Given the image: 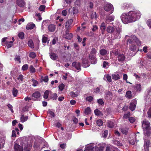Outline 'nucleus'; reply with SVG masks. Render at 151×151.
<instances>
[{"label":"nucleus","instance_id":"obj_1","mask_svg":"<svg viewBox=\"0 0 151 151\" xmlns=\"http://www.w3.org/2000/svg\"><path fill=\"white\" fill-rule=\"evenodd\" d=\"M141 14L139 12L135 13L132 11L129 12L127 14H122L121 18L122 22L126 24L135 21L140 18Z\"/></svg>","mask_w":151,"mask_h":151},{"label":"nucleus","instance_id":"obj_2","mask_svg":"<svg viewBox=\"0 0 151 151\" xmlns=\"http://www.w3.org/2000/svg\"><path fill=\"white\" fill-rule=\"evenodd\" d=\"M142 128L145 136H149L151 134V127L150 123L146 120L144 119L142 122Z\"/></svg>","mask_w":151,"mask_h":151},{"label":"nucleus","instance_id":"obj_3","mask_svg":"<svg viewBox=\"0 0 151 151\" xmlns=\"http://www.w3.org/2000/svg\"><path fill=\"white\" fill-rule=\"evenodd\" d=\"M116 30L115 31V27L109 26L106 28V31L109 33L112 34L115 32V35L116 37H118L120 34V32H121L122 29L120 27L116 28Z\"/></svg>","mask_w":151,"mask_h":151},{"label":"nucleus","instance_id":"obj_4","mask_svg":"<svg viewBox=\"0 0 151 151\" xmlns=\"http://www.w3.org/2000/svg\"><path fill=\"white\" fill-rule=\"evenodd\" d=\"M104 10L106 11L109 12L111 11L109 14H111L113 12V6L111 4L105 5L104 6Z\"/></svg>","mask_w":151,"mask_h":151},{"label":"nucleus","instance_id":"obj_5","mask_svg":"<svg viewBox=\"0 0 151 151\" xmlns=\"http://www.w3.org/2000/svg\"><path fill=\"white\" fill-rule=\"evenodd\" d=\"M14 151H23V147L17 143H14Z\"/></svg>","mask_w":151,"mask_h":151},{"label":"nucleus","instance_id":"obj_6","mask_svg":"<svg viewBox=\"0 0 151 151\" xmlns=\"http://www.w3.org/2000/svg\"><path fill=\"white\" fill-rule=\"evenodd\" d=\"M16 4L20 7H24L25 5L24 0H17Z\"/></svg>","mask_w":151,"mask_h":151},{"label":"nucleus","instance_id":"obj_7","mask_svg":"<svg viewBox=\"0 0 151 151\" xmlns=\"http://www.w3.org/2000/svg\"><path fill=\"white\" fill-rule=\"evenodd\" d=\"M72 65L77 70H81V63H77L76 62H74L72 63Z\"/></svg>","mask_w":151,"mask_h":151},{"label":"nucleus","instance_id":"obj_8","mask_svg":"<svg viewBox=\"0 0 151 151\" xmlns=\"http://www.w3.org/2000/svg\"><path fill=\"white\" fill-rule=\"evenodd\" d=\"M82 63L83 66L84 68H86L89 66V65L88 63V61L87 59L85 58H83L82 60Z\"/></svg>","mask_w":151,"mask_h":151},{"label":"nucleus","instance_id":"obj_9","mask_svg":"<svg viewBox=\"0 0 151 151\" xmlns=\"http://www.w3.org/2000/svg\"><path fill=\"white\" fill-rule=\"evenodd\" d=\"M89 58L92 64H95L97 62V59L95 55H89Z\"/></svg>","mask_w":151,"mask_h":151},{"label":"nucleus","instance_id":"obj_10","mask_svg":"<svg viewBox=\"0 0 151 151\" xmlns=\"http://www.w3.org/2000/svg\"><path fill=\"white\" fill-rule=\"evenodd\" d=\"M117 58L119 61L122 62L124 60L125 56L123 54H119Z\"/></svg>","mask_w":151,"mask_h":151},{"label":"nucleus","instance_id":"obj_11","mask_svg":"<svg viewBox=\"0 0 151 151\" xmlns=\"http://www.w3.org/2000/svg\"><path fill=\"white\" fill-rule=\"evenodd\" d=\"M131 39H129L127 41V43L128 42H129V43L130 44L132 43L133 41H134V42L136 40H137V38L134 35H132L131 36Z\"/></svg>","mask_w":151,"mask_h":151},{"label":"nucleus","instance_id":"obj_12","mask_svg":"<svg viewBox=\"0 0 151 151\" xmlns=\"http://www.w3.org/2000/svg\"><path fill=\"white\" fill-rule=\"evenodd\" d=\"M106 28L105 23L104 22H102L100 25V29L101 31V33L102 35L104 34Z\"/></svg>","mask_w":151,"mask_h":151},{"label":"nucleus","instance_id":"obj_13","mask_svg":"<svg viewBox=\"0 0 151 151\" xmlns=\"http://www.w3.org/2000/svg\"><path fill=\"white\" fill-rule=\"evenodd\" d=\"M49 30L51 32H54L55 29V25L52 24L50 25L48 27Z\"/></svg>","mask_w":151,"mask_h":151},{"label":"nucleus","instance_id":"obj_14","mask_svg":"<svg viewBox=\"0 0 151 151\" xmlns=\"http://www.w3.org/2000/svg\"><path fill=\"white\" fill-rule=\"evenodd\" d=\"M32 97L37 99L40 97V93L38 92L37 91L34 93L32 95Z\"/></svg>","mask_w":151,"mask_h":151},{"label":"nucleus","instance_id":"obj_15","mask_svg":"<svg viewBox=\"0 0 151 151\" xmlns=\"http://www.w3.org/2000/svg\"><path fill=\"white\" fill-rule=\"evenodd\" d=\"M73 37V34L71 33H66L65 38L68 40H70Z\"/></svg>","mask_w":151,"mask_h":151},{"label":"nucleus","instance_id":"obj_16","mask_svg":"<svg viewBox=\"0 0 151 151\" xmlns=\"http://www.w3.org/2000/svg\"><path fill=\"white\" fill-rule=\"evenodd\" d=\"M35 26V25L34 24H27L26 27V28L27 30L32 29L34 28Z\"/></svg>","mask_w":151,"mask_h":151},{"label":"nucleus","instance_id":"obj_17","mask_svg":"<svg viewBox=\"0 0 151 151\" xmlns=\"http://www.w3.org/2000/svg\"><path fill=\"white\" fill-rule=\"evenodd\" d=\"M48 81V78L47 76H46L44 77L41 76L40 79V82H42L43 81L45 82H47Z\"/></svg>","mask_w":151,"mask_h":151},{"label":"nucleus","instance_id":"obj_18","mask_svg":"<svg viewBox=\"0 0 151 151\" xmlns=\"http://www.w3.org/2000/svg\"><path fill=\"white\" fill-rule=\"evenodd\" d=\"M23 150L24 151H30L28 149V142L27 141H25V143L24 145Z\"/></svg>","mask_w":151,"mask_h":151},{"label":"nucleus","instance_id":"obj_19","mask_svg":"<svg viewBox=\"0 0 151 151\" xmlns=\"http://www.w3.org/2000/svg\"><path fill=\"white\" fill-rule=\"evenodd\" d=\"M136 107V105L134 103H131L129 107V109L133 111L134 110Z\"/></svg>","mask_w":151,"mask_h":151},{"label":"nucleus","instance_id":"obj_20","mask_svg":"<svg viewBox=\"0 0 151 151\" xmlns=\"http://www.w3.org/2000/svg\"><path fill=\"white\" fill-rule=\"evenodd\" d=\"M100 53L102 56L105 55L107 53V50L104 49H102L100 51Z\"/></svg>","mask_w":151,"mask_h":151},{"label":"nucleus","instance_id":"obj_21","mask_svg":"<svg viewBox=\"0 0 151 151\" xmlns=\"http://www.w3.org/2000/svg\"><path fill=\"white\" fill-rule=\"evenodd\" d=\"M94 112L95 115L96 116L103 115L102 112L98 109H96L94 111Z\"/></svg>","mask_w":151,"mask_h":151},{"label":"nucleus","instance_id":"obj_22","mask_svg":"<svg viewBox=\"0 0 151 151\" xmlns=\"http://www.w3.org/2000/svg\"><path fill=\"white\" fill-rule=\"evenodd\" d=\"M112 79L117 80L120 78V76L119 74H113L111 76Z\"/></svg>","mask_w":151,"mask_h":151},{"label":"nucleus","instance_id":"obj_23","mask_svg":"<svg viewBox=\"0 0 151 151\" xmlns=\"http://www.w3.org/2000/svg\"><path fill=\"white\" fill-rule=\"evenodd\" d=\"M91 112V110L90 108L89 107L85 109L84 113L86 115L89 114Z\"/></svg>","mask_w":151,"mask_h":151},{"label":"nucleus","instance_id":"obj_24","mask_svg":"<svg viewBox=\"0 0 151 151\" xmlns=\"http://www.w3.org/2000/svg\"><path fill=\"white\" fill-rule=\"evenodd\" d=\"M50 57L53 60H55L57 58L56 54L54 53H51L50 54Z\"/></svg>","mask_w":151,"mask_h":151},{"label":"nucleus","instance_id":"obj_25","mask_svg":"<svg viewBox=\"0 0 151 151\" xmlns=\"http://www.w3.org/2000/svg\"><path fill=\"white\" fill-rule=\"evenodd\" d=\"M106 20H109L110 21H112L114 20V16H108L106 17Z\"/></svg>","mask_w":151,"mask_h":151},{"label":"nucleus","instance_id":"obj_26","mask_svg":"<svg viewBox=\"0 0 151 151\" xmlns=\"http://www.w3.org/2000/svg\"><path fill=\"white\" fill-rule=\"evenodd\" d=\"M73 22V19H70L68 20L66 24H65V27H68Z\"/></svg>","mask_w":151,"mask_h":151},{"label":"nucleus","instance_id":"obj_27","mask_svg":"<svg viewBox=\"0 0 151 151\" xmlns=\"http://www.w3.org/2000/svg\"><path fill=\"white\" fill-rule=\"evenodd\" d=\"M136 50L137 46L134 45H132L129 48V50H131V51H137Z\"/></svg>","mask_w":151,"mask_h":151},{"label":"nucleus","instance_id":"obj_28","mask_svg":"<svg viewBox=\"0 0 151 151\" xmlns=\"http://www.w3.org/2000/svg\"><path fill=\"white\" fill-rule=\"evenodd\" d=\"M28 46L32 48L34 47V45L32 41V40H29L28 42Z\"/></svg>","mask_w":151,"mask_h":151},{"label":"nucleus","instance_id":"obj_29","mask_svg":"<svg viewBox=\"0 0 151 151\" xmlns=\"http://www.w3.org/2000/svg\"><path fill=\"white\" fill-rule=\"evenodd\" d=\"M114 144L119 146H122V143H120V142L116 140H114L113 141Z\"/></svg>","mask_w":151,"mask_h":151},{"label":"nucleus","instance_id":"obj_30","mask_svg":"<svg viewBox=\"0 0 151 151\" xmlns=\"http://www.w3.org/2000/svg\"><path fill=\"white\" fill-rule=\"evenodd\" d=\"M126 97L130 99L131 98L132 94L130 91H128L126 93Z\"/></svg>","mask_w":151,"mask_h":151},{"label":"nucleus","instance_id":"obj_31","mask_svg":"<svg viewBox=\"0 0 151 151\" xmlns=\"http://www.w3.org/2000/svg\"><path fill=\"white\" fill-rule=\"evenodd\" d=\"M58 97L57 94L56 93H52L50 96L51 99L53 100H56Z\"/></svg>","mask_w":151,"mask_h":151},{"label":"nucleus","instance_id":"obj_32","mask_svg":"<svg viewBox=\"0 0 151 151\" xmlns=\"http://www.w3.org/2000/svg\"><path fill=\"white\" fill-rule=\"evenodd\" d=\"M96 53V50L95 48H93L89 55H94Z\"/></svg>","mask_w":151,"mask_h":151},{"label":"nucleus","instance_id":"obj_33","mask_svg":"<svg viewBox=\"0 0 151 151\" xmlns=\"http://www.w3.org/2000/svg\"><path fill=\"white\" fill-rule=\"evenodd\" d=\"M141 85L140 84H136L135 87L136 90L138 91H140L141 90Z\"/></svg>","mask_w":151,"mask_h":151},{"label":"nucleus","instance_id":"obj_34","mask_svg":"<svg viewBox=\"0 0 151 151\" xmlns=\"http://www.w3.org/2000/svg\"><path fill=\"white\" fill-rule=\"evenodd\" d=\"M49 91L47 90H46L44 92L43 97L45 99H47L48 98L49 95Z\"/></svg>","mask_w":151,"mask_h":151},{"label":"nucleus","instance_id":"obj_35","mask_svg":"<svg viewBox=\"0 0 151 151\" xmlns=\"http://www.w3.org/2000/svg\"><path fill=\"white\" fill-rule=\"evenodd\" d=\"M18 92L17 90L15 88H13V90L12 91V93L13 96L16 97L17 95V94Z\"/></svg>","mask_w":151,"mask_h":151},{"label":"nucleus","instance_id":"obj_36","mask_svg":"<svg viewBox=\"0 0 151 151\" xmlns=\"http://www.w3.org/2000/svg\"><path fill=\"white\" fill-rule=\"evenodd\" d=\"M93 98L91 96H87L86 97V99L87 101L89 102H91L93 100Z\"/></svg>","mask_w":151,"mask_h":151},{"label":"nucleus","instance_id":"obj_37","mask_svg":"<svg viewBox=\"0 0 151 151\" xmlns=\"http://www.w3.org/2000/svg\"><path fill=\"white\" fill-rule=\"evenodd\" d=\"M103 122L101 119H99L97 121L96 123L99 126H101L103 124Z\"/></svg>","mask_w":151,"mask_h":151},{"label":"nucleus","instance_id":"obj_38","mask_svg":"<svg viewBox=\"0 0 151 151\" xmlns=\"http://www.w3.org/2000/svg\"><path fill=\"white\" fill-rule=\"evenodd\" d=\"M121 131L122 134L126 135L127 133V128H122L121 129Z\"/></svg>","mask_w":151,"mask_h":151},{"label":"nucleus","instance_id":"obj_39","mask_svg":"<svg viewBox=\"0 0 151 151\" xmlns=\"http://www.w3.org/2000/svg\"><path fill=\"white\" fill-rule=\"evenodd\" d=\"M24 34L23 32H20L18 35V37L21 39L24 38Z\"/></svg>","mask_w":151,"mask_h":151},{"label":"nucleus","instance_id":"obj_40","mask_svg":"<svg viewBox=\"0 0 151 151\" xmlns=\"http://www.w3.org/2000/svg\"><path fill=\"white\" fill-rule=\"evenodd\" d=\"M114 124L113 122L109 121L108 122V126L110 128H113L114 126Z\"/></svg>","mask_w":151,"mask_h":151},{"label":"nucleus","instance_id":"obj_41","mask_svg":"<svg viewBox=\"0 0 151 151\" xmlns=\"http://www.w3.org/2000/svg\"><path fill=\"white\" fill-rule=\"evenodd\" d=\"M91 148V145H89L86 147L84 151H92Z\"/></svg>","mask_w":151,"mask_h":151},{"label":"nucleus","instance_id":"obj_42","mask_svg":"<svg viewBox=\"0 0 151 151\" xmlns=\"http://www.w3.org/2000/svg\"><path fill=\"white\" fill-rule=\"evenodd\" d=\"M64 87L65 85L63 83H61L58 86V88L60 91H62L64 88Z\"/></svg>","mask_w":151,"mask_h":151},{"label":"nucleus","instance_id":"obj_43","mask_svg":"<svg viewBox=\"0 0 151 151\" xmlns=\"http://www.w3.org/2000/svg\"><path fill=\"white\" fill-rule=\"evenodd\" d=\"M48 38L43 35L42 36V42L43 43H46L47 41Z\"/></svg>","mask_w":151,"mask_h":151},{"label":"nucleus","instance_id":"obj_44","mask_svg":"<svg viewBox=\"0 0 151 151\" xmlns=\"http://www.w3.org/2000/svg\"><path fill=\"white\" fill-rule=\"evenodd\" d=\"M91 148L92 151H98L99 150V148L97 147H94L91 145Z\"/></svg>","mask_w":151,"mask_h":151},{"label":"nucleus","instance_id":"obj_45","mask_svg":"<svg viewBox=\"0 0 151 151\" xmlns=\"http://www.w3.org/2000/svg\"><path fill=\"white\" fill-rule=\"evenodd\" d=\"M97 102L99 104L101 105H104V102L103 100L101 99H98L97 100Z\"/></svg>","mask_w":151,"mask_h":151},{"label":"nucleus","instance_id":"obj_46","mask_svg":"<svg viewBox=\"0 0 151 151\" xmlns=\"http://www.w3.org/2000/svg\"><path fill=\"white\" fill-rule=\"evenodd\" d=\"M137 52V51H131V50H129V55L133 56L135 55Z\"/></svg>","mask_w":151,"mask_h":151},{"label":"nucleus","instance_id":"obj_47","mask_svg":"<svg viewBox=\"0 0 151 151\" xmlns=\"http://www.w3.org/2000/svg\"><path fill=\"white\" fill-rule=\"evenodd\" d=\"M28 65L25 64L22 66V69L23 70H26L28 69Z\"/></svg>","mask_w":151,"mask_h":151},{"label":"nucleus","instance_id":"obj_48","mask_svg":"<svg viewBox=\"0 0 151 151\" xmlns=\"http://www.w3.org/2000/svg\"><path fill=\"white\" fill-rule=\"evenodd\" d=\"M147 114L148 117L149 119H151V107L149 109Z\"/></svg>","mask_w":151,"mask_h":151},{"label":"nucleus","instance_id":"obj_49","mask_svg":"<svg viewBox=\"0 0 151 151\" xmlns=\"http://www.w3.org/2000/svg\"><path fill=\"white\" fill-rule=\"evenodd\" d=\"M29 56L30 58H34L36 56V54L35 52H32L30 53Z\"/></svg>","mask_w":151,"mask_h":151},{"label":"nucleus","instance_id":"obj_50","mask_svg":"<svg viewBox=\"0 0 151 151\" xmlns=\"http://www.w3.org/2000/svg\"><path fill=\"white\" fill-rule=\"evenodd\" d=\"M29 69L30 70V71L32 73H34L35 71V69L32 65L30 66Z\"/></svg>","mask_w":151,"mask_h":151},{"label":"nucleus","instance_id":"obj_51","mask_svg":"<svg viewBox=\"0 0 151 151\" xmlns=\"http://www.w3.org/2000/svg\"><path fill=\"white\" fill-rule=\"evenodd\" d=\"M32 81L33 82L32 85L33 86H35L37 84H38V82L37 81L35 80L34 79H32Z\"/></svg>","mask_w":151,"mask_h":151},{"label":"nucleus","instance_id":"obj_52","mask_svg":"<svg viewBox=\"0 0 151 151\" xmlns=\"http://www.w3.org/2000/svg\"><path fill=\"white\" fill-rule=\"evenodd\" d=\"M128 119L130 122L132 123H133L135 121V119L133 117H129Z\"/></svg>","mask_w":151,"mask_h":151},{"label":"nucleus","instance_id":"obj_53","mask_svg":"<svg viewBox=\"0 0 151 151\" xmlns=\"http://www.w3.org/2000/svg\"><path fill=\"white\" fill-rule=\"evenodd\" d=\"M45 9V6L44 5H41L40 6L39 10L40 11H44Z\"/></svg>","mask_w":151,"mask_h":151},{"label":"nucleus","instance_id":"obj_54","mask_svg":"<svg viewBox=\"0 0 151 151\" xmlns=\"http://www.w3.org/2000/svg\"><path fill=\"white\" fill-rule=\"evenodd\" d=\"M91 17L92 19L93 18H96L97 17V15L96 12H93L92 14L91 15Z\"/></svg>","mask_w":151,"mask_h":151},{"label":"nucleus","instance_id":"obj_55","mask_svg":"<svg viewBox=\"0 0 151 151\" xmlns=\"http://www.w3.org/2000/svg\"><path fill=\"white\" fill-rule=\"evenodd\" d=\"M78 10L76 7H73V14H76L78 12Z\"/></svg>","mask_w":151,"mask_h":151},{"label":"nucleus","instance_id":"obj_56","mask_svg":"<svg viewBox=\"0 0 151 151\" xmlns=\"http://www.w3.org/2000/svg\"><path fill=\"white\" fill-rule=\"evenodd\" d=\"M106 78L108 82H111V77L109 74H108L106 76Z\"/></svg>","mask_w":151,"mask_h":151},{"label":"nucleus","instance_id":"obj_57","mask_svg":"<svg viewBox=\"0 0 151 151\" xmlns=\"http://www.w3.org/2000/svg\"><path fill=\"white\" fill-rule=\"evenodd\" d=\"M26 141L24 140L23 139H21L20 140V143L21 146H22L23 147V146L24 145V143H25V141Z\"/></svg>","mask_w":151,"mask_h":151},{"label":"nucleus","instance_id":"obj_58","mask_svg":"<svg viewBox=\"0 0 151 151\" xmlns=\"http://www.w3.org/2000/svg\"><path fill=\"white\" fill-rule=\"evenodd\" d=\"M7 106L9 109L11 110L12 112V113L14 112V111L13 110L12 106V105L10 104H8Z\"/></svg>","mask_w":151,"mask_h":151},{"label":"nucleus","instance_id":"obj_59","mask_svg":"<svg viewBox=\"0 0 151 151\" xmlns=\"http://www.w3.org/2000/svg\"><path fill=\"white\" fill-rule=\"evenodd\" d=\"M134 42L137 44L138 46H140L141 45V42L138 38H137V40H136Z\"/></svg>","mask_w":151,"mask_h":151},{"label":"nucleus","instance_id":"obj_60","mask_svg":"<svg viewBox=\"0 0 151 151\" xmlns=\"http://www.w3.org/2000/svg\"><path fill=\"white\" fill-rule=\"evenodd\" d=\"M130 116V114L129 112H128L123 117L125 118H127L129 116Z\"/></svg>","mask_w":151,"mask_h":151},{"label":"nucleus","instance_id":"obj_61","mask_svg":"<svg viewBox=\"0 0 151 151\" xmlns=\"http://www.w3.org/2000/svg\"><path fill=\"white\" fill-rule=\"evenodd\" d=\"M48 111L49 112L50 114L52 116V117H55V114L53 112L51 111L50 109Z\"/></svg>","mask_w":151,"mask_h":151},{"label":"nucleus","instance_id":"obj_62","mask_svg":"<svg viewBox=\"0 0 151 151\" xmlns=\"http://www.w3.org/2000/svg\"><path fill=\"white\" fill-rule=\"evenodd\" d=\"M106 65H109V63L106 61H104L103 63V66L104 68H105L106 67Z\"/></svg>","mask_w":151,"mask_h":151},{"label":"nucleus","instance_id":"obj_63","mask_svg":"<svg viewBox=\"0 0 151 151\" xmlns=\"http://www.w3.org/2000/svg\"><path fill=\"white\" fill-rule=\"evenodd\" d=\"M73 122L76 124H77L78 122V120L77 118H76L75 116H73Z\"/></svg>","mask_w":151,"mask_h":151},{"label":"nucleus","instance_id":"obj_64","mask_svg":"<svg viewBox=\"0 0 151 151\" xmlns=\"http://www.w3.org/2000/svg\"><path fill=\"white\" fill-rule=\"evenodd\" d=\"M147 24L151 28V19H150L148 20Z\"/></svg>","mask_w":151,"mask_h":151}]
</instances>
